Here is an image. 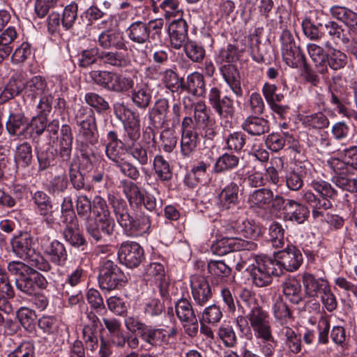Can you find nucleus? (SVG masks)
<instances>
[{
    "instance_id": "nucleus-64",
    "label": "nucleus",
    "mask_w": 357,
    "mask_h": 357,
    "mask_svg": "<svg viewBox=\"0 0 357 357\" xmlns=\"http://www.w3.org/2000/svg\"><path fill=\"white\" fill-rule=\"evenodd\" d=\"M127 144V151L136 159L140 164L144 165L148 162L149 156L146 149L139 143H132L126 141Z\"/></svg>"
},
{
    "instance_id": "nucleus-24",
    "label": "nucleus",
    "mask_w": 357,
    "mask_h": 357,
    "mask_svg": "<svg viewBox=\"0 0 357 357\" xmlns=\"http://www.w3.org/2000/svg\"><path fill=\"white\" fill-rule=\"evenodd\" d=\"M128 39L134 43L144 45L150 42L147 23L143 21H136L130 24L126 30Z\"/></svg>"
},
{
    "instance_id": "nucleus-37",
    "label": "nucleus",
    "mask_w": 357,
    "mask_h": 357,
    "mask_svg": "<svg viewBox=\"0 0 357 357\" xmlns=\"http://www.w3.org/2000/svg\"><path fill=\"white\" fill-rule=\"evenodd\" d=\"M61 137L59 142V155L63 161H68L70 159L73 135L71 128L68 125H63L61 127Z\"/></svg>"
},
{
    "instance_id": "nucleus-38",
    "label": "nucleus",
    "mask_w": 357,
    "mask_h": 357,
    "mask_svg": "<svg viewBox=\"0 0 357 357\" xmlns=\"http://www.w3.org/2000/svg\"><path fill=\"white\" fill-rule=\"evenodd\" d=\"M141 339L153 346L167 344V331L163 328H153L148 326L144 332L141 334Z\"/></svg>"
},
{
    "instance_id": "nucleus-59",
    "label": "nucleus",
    "mask_w": 357,
    "mask_h": 357,
    "mask_svg": "<svg viewBox=\"0 0 357 357\" xmlns=\"http://www.w3.org/2000/svg\"><path fill=\"white\" fill-rule=\"evenodd\" d=\"M186 56L194 62H200L205 56L204 47L195 41L189 40L184 45Z\"/></svg>"
},
{
    "instance_id": "nucleus-1",
    "label": "nucleus",
    "mask_w": 357,
    "mask_h": 357,
    "mask_svg": "<svg viewBox=\"0 0 357 357\" xmlns=\"http://www.w3.org/2000/svg\"><path fill=\"white\" fill-rule=\"evenodd\" d=\"M254 263L246 270L249 272L252 283L258 287H264L271 284L273 276L281 275V269L274 264L273 259L266 255L252 254Z\"/></svg>"
},
{
    "instance_id": "nucleus-62",
    "label": "nucleus",
    "mask_w": 357,
    "mask_h": 357,
    "mask_svg": "<svg viewBox=\"0 0 357 357\" xmlns=\"http://www.w3.org/2000/svg\"><path fill=\"white\" fill-rule=\"evenodd\" d=\"M331 328L330 316L322 314L318 321V343L326 344L329 341V331Z\"/></svg>"
},
{
    "instance_id": "nucleus-15",
    "label": "nucleus",
    "mask_w": 357,
    "mask_h": 357,
    "mask_svg": "<svg viewBox=\"0 0 357 357\" xmlns=\"http://www.w3.org/2000/svg\"><path fill=\"white\" fill-rule=\"evenodd\" d=\"M41 247L50 260L56 265H60L67 259L66 248L57 240H51L49 236H44L41 241Z\"/></svg>"
},
{
    "instance_id": "nucleus-22",
    "label": "nucleus",
    "mask_w": 357,
    "mask_h": 357,
    "mask_svg": "<svg viewBox=\"0 0 357 357\" xmlns=\"http://www.w3.org/2000/svg\"><path fill=\"white\" fill-rule=\"evenodd\" d=\"M22 112L20 104L15 100L10 103V112L6 123V128L10 135L21 136L22 135Z\"/></svg>"
},
{
    "instance_id": "nucleus-27",
    "label": "nucleus",
    "mask_w": 357,
    "mask_h": 357,
    "mask_svg": "<svg viewBox=\"0 0 357 357\" xmlns=\"http://www.w3.org/2000/svg\"><path fill=\"white\" fill-rule=\"evenodd\" d=\"M282 292L289 302L298 305L303 301L304 296L298 280L291 277L282 283Z\"/></svg>"
},
{
    "instance_id": "nucleus-10",
    "label": "nucleus",
    "mask_w": 357,
    "mask_h": 357,
    "mask_svg": "<svg viewBox=\"0 0 357 357\" xmlns=\"http://www.w3.org/2000/svg\"><path fill=\"white\" fill-rule=\"evenodd\" d=\"M193 117L196 126L203 130L205 137L213 139L216 135L215 120L204 101L195 102Z\"/></svg>"
},
{
    "instance_id": "nucleus-35",
    "label": "nucleus",
    "mask_w": 357,
    "mask_h": 357,
    "mask_svg": "<svg viewBox=\"0 0 357 357\" xmlns=\"http://www.w3.org/2000/svg\"><path fill=\"white\" fill-rule=\"evenodd\" d=\"M83 321L82 337L84 342L98 340V328L100 320L98 316L93 312H86L85 318Z\"/></svg>"
},
{
    "instance_id": "nucleus-33",
    "label": "nucleus",
    "mask_w": 357,
    "mask_h": 357,
    "mask_svg": "<svg viewBox=\"0 0 357 357\" xmlns=\"http://www.w3.org/2000/svg\"><path fill=\"white\" fill-rule=\"evenodd\" d=\"M307 49L316 70L321 74L327 73L328 68L326 67V61L328 52L326 53L322 47L315 43L308 44Z\"/></svg>"
},
{
    "instance_id": "nucleus-23",
    "label": "nucleus",
    "mask_w": 357,
    "mask_h": 357,
    "mask_svg": "<svg viewBox=\"0 0 357 357\" xmlns=\"http://www.w3.org/2000/svg\"><path fill=\"white\" fill-rule=\"evenodd\" d=\"M98 45L103 49L114 48L116 50H127L126 41L121 33L115 31H105L98 39Z\"/></svg>"
},
{
    "instance_id": "nucleus-16",
    "label": "nucleus",
    "mask_w": 357,
    "mask_h": 357,
    "mask_svg": "<svg viewBox=\"0 0 357 357\" xmlns=\"http://www.w3.org/2000/svg\"><path fill=\"white\" fill-rule=\"evenodd\" d=\"M188 24L183 19L173 21L169 26L168 33L171 46L179 50L188 42Z\"/></svg>"
},
{
    "instance_id": "nucleus-43",
    "label": "nucleus",
    "mask_w": 357,
    "mask_h": 357,
    "mask_svg": "<svg viewBox=\"0 0 357 357\" xmlns=\"http://www.w3.org/2000/svg\"><path fill=\"white\" fill-rule=\"evenodd\" d=\"M91 213L96 216V220L115 224L114 219L110 215L105 200L100 197H96L93 199Z\"/></svg>"
},
{
    "instance_id": "nucleus-19",
    "label": "nucleus",
    "mask_w": 357,
    "mask_h": 357,
    "mask_svg": "<svg viewBox=\"0 0 357 357\" xmlns=\"http://www.w3.org/2000/svg\"><path fill=\"white\" fill-rule=\"evenodd\" d=\"M278 335L283 341L284 349L290 354H297L302 350V338L293 328L282 326L278 331Z\"/></svg>"
},
{
    "instance_id": "nucleus-30",
    "label": "nucleus",
    "mask_w": 357,
    "mask_h": 357,
    "mask_svg": "<svg viewBox=\"0 0 357 357\" xmlns=\"http://www.w3.org/2000/svg\"><path fill=\"white\" fill-rule=\"evenodd\" d=\"M207 267L212 277V283L216 284L225 282L231 273V268L222 260H211Z\"/></svg>"
},
{
    "instance_id": "nucleus-60",
    "label": "nucleus",
    "mask_w": 357,
    "mask_h": 357,
    "mask_svg": "<svg viewBox=\"0 0 357 357\" xmlns=\"http://www.w3.org/2000/svg\"><path fill=\"white\" fill-rule=\"evenodd\" d=\"M238 164V158L234 155L228 153L223 154L216 161L213 169L216 172H221L231 169Z\"/></svg>"
},
{
    "instance_id": "nucleus-29",
    "label": "nucleus",
    "mask_w": 357,
    "mask_h": 357,
    "mask_svg": "<svg viewBox=\"0 0 357 357\" xmlns=\"http://www.w3.org/2000/svg\"><path fill=\"white\" fill-rule=\"evenodd\" d=\"M100 61L105 65L116 68H125L130 65V59L128 53L119 51H100Z\"/></svg>"
},
{
    "instance_id": "nucleus-21",
    "label": "nucleus",
    "mask_w": 357,
    "mask_h": 357,
    "mask_svg": "<svg viewBox=\"0 0 357 357\" xmlns=\"http://www.w3.org/2000/svg\"><path fill=\"white\" fill-rule=\"evenodd\" d=\"M132 102L140 109H146L150 104L152 92L149 84L141 77L131 91Z\"/></svg>"
},
{
    "instance_id": "nucleus-41",
    "label": "nucleus",
    "mask_w": 357,
    "mask_h": 357,
    "mask_svg": "<svg viewBox=\"0 0 357 357\" xmlns=\"http://www.w3.org/2000/svg\"><path fill=\"white\" fill-rule=\"evenodd\" d=\"M22 91V80L12 77L6 84L3 91L0 93V104L5 103L15 96L20 95Z\"/></svg>"
},
{
    "instance_id": "nucleus-14",
    "label": "nucleus",
    "mask_w": 357,
    "mask_h": 357,
    "mask_svg": "<svg viewBox=\"0 0 357 357\" xmlns=\"http://www.w3.org/2000/svg\"><path fill=\"white\" fill-rule=\"evenodd\" d=\"M247 318L255 337L271 331L269 314L259 305H255L251 307Z\"/></svg>"
},
{
    "instance_id": "nucleus-48",
    "label": "nucleus",
    "mask_w": 357,
    "mask_h": 357,
    "mask_svg": "<svg viewBox=\"0 0 357 357\" xmlns=\"http://www.w3.org/2000/svg\"><path fill=\"white\" fill-rule=\"evenodd\" d=\"M176 314L181 322L197 317L191 303L187 298H181L175 303Z\"/></svg>"
},
{
    "instance_id": "nucleus-45",
    "label": "nucleus",
    "mask_w": 357,
    "mask_h": 357,
    "mask_svg": "<svg viewBox=\"0 0 357 357\" xmlns=\"http://www.w3.org/2000/svg\"><path fill=\"white\" fill-rule=\"evenodd\" d=\"M115 73L107 70H93L89 75L94 83L112 91Z\"/></svg>"
},
{
    "instance_id": "nucleus-56",
    "label": "nucleus",
    "mask_w": 357,
    "mask_h": 357,
    "mask_svg": "<svg viewBox=\"0 0 357 357\" xmlns=\"http://www.w3.org/2000/svg\"><path fill=\"white\" fill-rule=\"evenodd\" d=\"M241 51L238 47L234 45L228 44L222 47L218 55V61L222 63H233L240 58Z\"/></svg>"
},
{
    "instance_id": "nucleus-28",
    "label": "nucleus",
    "mask_w": 357,
    "mask_h": 357,
    "mask_svg": "<svg viewBox=\"0 0 357 357\" xmlns=\"http://www.w3.org/2000/svg\"><path fill=\"white\" fill-rule=\"evenodd\" d=\"M222 75L229 86L233 93L237 97H241L243 96V89L241 85L240 75L237 70V68L232 64L223 65L220 68Z\"/></svg>"
},
{
    "instance_id": "nucleus-34",
    "label": "nucleus",
    "mask_w": 357,
    "mask_h": 357,
    "mask_svg": "<svg viewBox=\"0 0 357 357\" xmlns=\"http://www.w3.org/2000/svg\"><path fill=\"white\" fill-rule=\"evenodd\" d=\"M309 214L310 211L305 205L291 199L289 205L287 206L284 218L301 224L307 219Z\"/></svg>"
},
{
    "instance_id": "nucleus-25",
    "label": "nucleus",
    "mask_w": 357,
    "mask_h": 357,
    "mask_svg": "<svg viewBox=\"0 0 357 357\" xmlns=\"http://www.w3.org/2000/svg\"><path fill=\"white\" fill-rule=\"evenodd\" d=\"M241 126L245 131L253 136H261L268 132L270 130L268 121L257 116H248L243 122Z\"/></svg>"
},
{
    "instance_id": "nucleus-11",
    "label": "nucleus",
    "mask_w": 357,
    "mask_h": 357,
    "mask_svg": "<svg viewBox=\"0 0 357 357\" xmlns=\"http://www.w3.org/2000/svg\"><path fill=\"white\" fill-rule=\"evenodd\" d=\"M144 276L146 281L154 283L162 299L169 298V282L165 275V268L162 264L158 262L149 264L145 269Z\"/></svg>"
},
{
    "instance_id": "nucleus-58",
    "label": "nucleus",
    "mask_w": 357,
    "mask_h": 357,
    "mask_svg": "<svg viewBox=\"0 0 357 357\" xmlns=\"http://www.w3.org/2000/svg\"><path fill=\"white\" fill-rule=\"evenodd\" d=\"M127 139L124 138V142L121 144L108 143L105 148V152L107 157L113 162L119 164L123 160L125 155L123 146L127 148L126 144Z\"/></svg>"
},
{
    "instance_id": "nucleus-55",
    "label": "nucleus",
    "mask_w": 357,
    "mask_h": 357,
    "mask_svg": "<svg viewBox=\"0 0 357 357\" xmlns=\"http://www.w3.org/2000/svg\"><path fill=\"white\" fill-rule=\"evenodd\" d=\"M303 199L310 205L312 210L328 209L332 204L329 199L324 196H316L311 192H306L303 195Z\"/></svg>"
},
{
    "instance_id": "nucleus-6",
    "label": "nucleus",
    "mask_w": 357,
    "mask_h": 357,
    "mask_svg": "<svg viewBox=\"0 0 357 357\" xmlns=\"http://www.w3.org/2000/svg\"><path fill=\"white\" fill-rule=\"evenodd\" d=\"M221 95L220 89L212 87L208 93V103L221 119L228 121L235 114L234 100L227 96L222 97Z\"/></svg>"
},
{
    "instance_id": "nucleus-61",
    "label": "nucleus",
    "mask_w": 357,
    "mask_h": 357,
    "mask_svg": "<svg viewBox=\"0 0 357 357\" xmlns=\"http://www.w3.org/2000/svg\"><path fill=\"white\" fill-rule=\"evenodd\" d=\"M251 202L260 208H266L273 200V192L270 190L261 188L255 190L250 196Z\"/></svg>"
},
{
    "instance_id": "nucleus-2",
    "label": "nucleus",
    "mask_w": 357,
    "mask_h": 357,
    "mask_svg": "<svg viewBox=\"0 0 357 357\" xmlns=\"http://www.w3.org/2000/svg\"><path fill=\"white\" fill-rule=\"evenodd\" d=\"M98 280L100 289L110 291L122 287L127 278L114 261L106 259L100 264Z\"/></svg>"
},
{
    "instance_id": "nucleus-31",
    "label": "nucleus",
    "mask_w": 357,
    "mask_h": 357,
    "mask_svg": "<svg viewBox=\"0 0 357 357\" xmlns=\"http://www.w3.org/2000/svg\"><path fill=\"white\" fill-rule=\"evenodd\" d=\"M181 88L194 96H203L206 92L204 76L198 72L190 74L186 78V82L181 83Z\"/></svg>"
},
{
    "instance_id": "nucleus-12",
    "label": "nucleus",
    "mask_w": 357,
    "mask_h": 357,
    "mask_svg": "<svg viewBox=\"0 0 357 357\" xmlns=\"http://www.w3.org/2000/svg\"><path fill=\"white\" fill-rule=\"evenodd\" d=\"M190 288L196 306H204L213 296L211 287L204 275H192L190 277Z\"/></svg>"
},
{
    "instance_id": "nucleus-5",
    "label": "nucleus",
    "mask_w": 357,
    "mask_h": 357,
    "mask_svg": "<svg viewBox=\"0 0 357 357\" xmlns=\"http://www.w3.org/2000/svg\"><path fill=\"white\" fill-rule=\"evenodd\" d=\"M115 227V224L96 220L93 217L84 221L86 234L92 243L108 242L114 234Z\"/></svg>"
},
{
    "instance_id": "nucleus-44",
    "label": "nucleus",
    "mask_w": 357,
    "mask_h": 357,
    "mask_svg": "<svg viewBox=\"0 0 357 357\" xmlns=\"http://www.w3.org/2000/svg\"><path fill=\"white\" fill-rule=\"evenodd\" d=\"M199 143L197 132L182 134L181 141V152L184 157H190L195 151Z\"/></svg>"
},
{
    "instance_id": "nucleus-54",
    "label": "nucleus",
    "mask_w": 357,
    "mask_h": 357,
    "mask_svg": "<svg viewBox=\"0 0 357 357\" xmlns=\"http://www.w3.org/2000/svg\"><path fill=\"white\" fill-rule=\"evenodd\" d=\"M303 123L306 126L316 129H322L329 126L328 117L322 112H317L305 116Z\"/></svg>"
},
{
    "instance_id": "nucleus-8",
    "label": "nucleus",
    "mask_w": 357,
    "mask_h": 357,
    "mask_svg": "<svg viewBox=\"0 0 357 357\" xmlns=\"http://www.w3.org/2000/svg\"><path fill=\"white\" fill-rule=\"evenodd\" d=\"M257 244L252 241L236 238H222L213 243L211 247L213 254L223 256L231 252L248 250L253 251Z\"/></svg>"
},
{
    "instance_id": "nucleus-17",
    "label": "nucleus",
    "mask_w": 357,
    "mask_h": 357,
    "mask_svg": "<svg viewBox=\"0 0 357 357\" xmlns=\"http://www.w3.org/2000/svg\"><path fill=\"white\" fill-rule=\"evenodd\" d=\"M330 13L333 18L344 24L351 36H357V13L345 6L335 5L331 7Z\"/></svg>"
},
{
    "instance_id": "nucleus-49",
    "label": "nucleus",
    "mask_w": 357,
    "mask_h": 357,
    "mask_svg": "<svg viewBox=\"0 0 357 357\" xmlns=\"http://www.w3.org/2000/svg\"><path fill=\"white\" fill-rule=\"evenodd\" d=\"M123 192L126 194L130 204L142 205L144 195L139 187L130 180H124L123 182Z\"/></svg>"
},
{
    "instance_id": "nucleus-9",
    "label": "nucleus",
    "mask_w": 357,
    "mask_h": 357,
    "mask_svg": "<svg viewBox=\"0 0 357 357\" xmlns=\"http://www.w3.org/2000/svg\"><path fill=\"white\" fill-rule=\"evenodd\" d=\"M118 258L120 263L128 268H136L144 259V249L136 242L125 241L119 248Z\"/></svg>"
},
{
    "instance_id": "nucleus-13",
    "label": "nucleus",
    "mask_w": 357,
    "mask_h": 357,
    "mask_svg": "<svg viewBox=\"0 0 357 357\" xmlns=\"http://www.w3.org/2000/svg\"><path fill=\"white\" fill-rule=\"evenodd\" d=\"M129 236H142L149 235L151 231V219L144 213L130 215L121 227Z\"/></svg>"
},
{
    "instance_id": "nucleus-39",
    "label": "nucleus",
    "mask_w": 357,
    "mask_h": 357,
    "mask_svg": "<svg viewBox=\"0 0 357 357\" xmlns=\"http://www.w3.org/2000/svg\"><path fill=\"white\" fill-rule=\"evenodd\" d=\"M347 56L345 53L334 47H329L326 61V67L333 70H339L344 68L347 64Z\"/></svg>"
},
{
    "instance_id": "nucleus-46",
    "label": "nucleus",
    "mask_w": 357,
    "mask_h": 357,
    "mask_svg": "<svg viewBox=\"0 0 357 357\" xmlns=\"http://www.w3.org/2000/svg\"><path fill=\"white\" fill-rule=\"evenodd\" d=\"M238 187L236 184L231 183L219 195L220 207L228 209L231 204H234L237 200Z\"/></svg>"
},
{
    "instance_id": "nucleus-32",
    "label": "nucleus",
    "mask_w": 357,
    "mask_h": 357,
    "mask_svg": "<svg viewBox=\"0 0 357 357\" xmlns=\"http://www.w3.org/2000/svg\"><path fill=\"white\" fill-rule=\"evenodd\" d=\"M169 102L165 98L158 100L149 113V119L153 126H162L167 121Z\"/></svg>"
},
{
    "instance_id": "nucleus-57",
    "label": "nucleus",
    "mask_w": 357,
    "mask_h": 357,
    "mask_svg": "<svg viewBox=\"0 0 357 357\" xmlns=\"http://www.w3.org/2000/svg\"><path fill=\"white\" fill-rule=\"evenodd\" d=\"M45 86V82L40 76H35L26 82L24 86V90L27 96H31V99H33L43 92Z\"/></svg>"
},
{
    "instance_id": "nucleus-53",
    "label": "nucleus",
    "mask_w": 357,
    "mask_h": 357,
    "mask_svg": "<svg viewBox=\"0 0 357 357\" xmlns=\"http://www.w3.org/2000/svg\"><path fill=\"white\" fill-rule=\"evenodd\" d=\"M100 51L97 47L84 50L78 55V64L82 68H88L100 61Z\"/></svg>"
},
{
    "instance_id": "nucleus-36",
    "label": "nucleus",
    "mask_w": 357,
    "mask_h": 357,
    "mask_svg": "<svg viewBox=\"0 0 357 357\" xmlns=\"http://www.w3.org/2000/svg\"><path fill=\"white\" fill-rule=\"evenodd\" d=\"M139 79L140 77L136 74L130 76L116 73L112 91L116 93L131 92Z\"/></svg>"
},
{
    "instance_id": "nucleus-63",
    "label": "nucleus",
    "mask_w": 357,
    "mask_h": 357,
    "mask_svg": "<svg viewBox=\"0 0 357 357\" xmlns=\"http://www.w3.org/2000/svg\"><path fill=\"white\" fill-rule=\"evenodd\" d=\"M161 145L167 153H171L176 148L178 137L173 130L169 128L165 129L160 134Z\"/></svg>"
},
{
    "instance_id": "nucleus-20",
    "label": "nucleus",
    "mask_w": 357,
    "mask_h": 357,
    "mask_svg": "<svg viewBox=\"0 0 357 357\" xmlns=\"http://www.w3.org/2000/svg\"><path fill=\"white\" fill-rule=\"evenodd\" d=\"M302 282L305 294L310 297H317L327 291L330 287L328 282L323 278H316L314 275L305 273L302 277Z\"/></svg>"
},
{
    "instance_id": "nucleus-7",
    "label": "nucleus",
    "mask_w": 357,
    "mask_h": 357,
    "mask_svg": "<svg viewBox=\"0 0 357 357\" xmlns=\"http://www.w3.org/2000/svg\"><path fill=\"white\" fill-rule=\"evenodd\" d=\"M303 255L301 250L293 245H287L284 249L275 252L274 264L278 265L283 271L294 272L297 271L303 263Z\"/></svg>"
},
{
    "instance_id": "nucleus-3",
    "label": "nucleus",
    "mask_w": 357,
    "mask_h": 357,
    "mask_svg": "<svg viewBox=\"0 0 357 357\" xmlns=\"http://www.w3.org/2000/svg\"><path fill=\"white\" fill-rule=\"evenodd\" d=\"M35 266H24V294L31 296L26 300L39 305V307L45 308L47 301L43 296H36L37 291L45 284V278L36 271ZM24 300L25 298L24 297Z\"/></svg>"
},
{
    "instance_id": "nucleus-4",
    "label": "nucleus",
    "mask_w": 357,
    "mask_h": 357,
    "mask_svg": "<svg viewBox=\"0 0 357 357\" xmlns=\"http://www.w3.org/2000/svg\"><path fill=\"white\" fill-rule=\"evenodd\" d=\"M36 249L37 238L30 232H24V266H35L43 271H50V264Z\"/></svg>"
},
{
    "instance_id": "nucleus-51",
    "label": "nucleus",
    "mask_w": 357,
    "mask_h": 357,
    "mask_svg": "<svg viewBox=\"0 0 357 357\" xmlns=\"http://www.w3.org/2000/svg\"><path fill=\"white\" fill-rule=\"evenodd\" d=\"M256 338L261 340L260 350L264 357H273L278 342L273 336L272 331L259 335Z\"/></svg>"
},
{
    "instance_id": "nucleus-26",
    "label": "nucleus",
    "mask_w": 357,
    "mask_h": 357,
    "mask_svg": "<svg viewBox=\"0 0 357 357\" xmlns=\"http://www.w3.org/2000/svg\"><path fill=\"white\" fill-rule=\"evenodd\" d=\"M63 231L64 239L73 247L80 248L86 245V240L79 230L78 220L64 222Z\"/></svg>"
},
{
    "instance_id": "nucleus-50",
    "label": "nucleus",
    "mask_w": 357,
    "mask_h": 357,
    "mask_svg": "<svg viewBox=\"0 0 357 357\" xmlns=\"http://www.w3.org/2000/svg\"><path fill=\"white\" fill-rule=\"evenodd\" d=\"M335 166L337 169L341 170L344 165H348L357 169V146H351L349 149L344 150V155L342 161L335 160ZM338 174L342 175L344 174V171L337 172ZM337 178H344L342 176Z\"/></svg>"
},
{
    "instance_id": "nucleus-52",
    "label": "nucleus",
    "mask_w": 357,
    "mask_h": 357,
    "mask_svg": "<svg viewBox=\"0 0 357 357\" xmlns=\"http://www.w3.org/2000/svg\"><path fill=\"white\" fill-rule=\"evenodd\" d=\"M85 102L98 113L104 112L109 109V102L104 97L94 92L86 93L84 96Z\"/></svg>"
},
{
    "instance_id": "nucleus-18",
    "label": "nucleus",
    "mask_w": 357,
    "mask_h": 357,
    "mask_svg": "<svg viewBox=\"0 0 357 357\" xmlns=\"http://www.w3.org/2000/svg\"><path fill=\"white\" fill-rule=\"evenodd\" d=\"M102 321L109 332L107 342L118 348L125 347L128 334L122 328L121 321L116 318H103Z\"/></svg>"
},
{
    "instance_id": "nucleus-47",
    "label": "nucleus",
    "mask_w": 357,
    "mask_h": 357,
    "mask_svg": "<svg viewBox=\"0 0 357 357\" xmlns=\"http://www.w3.org/2000/svg\"><path fill=\"white\" fill-rule=\"evenodd\" d=\"M273 314L277 321L282 325L286 324L292 319V313L284 300L278 297L273 306Z\"/></svg>"
},
{
    "instance_id": "nucleus-40",
    "label": "nucleus",
    "mask_w": 357,
    "mask_h": 357,
    "mask_svg": "<svg viewBox=\"0 0 357 357\" xmlns=\"http://www.w3.org/2000/svg\"><path fill=\"white\" fill-rule=\"evenodd\" d=\"M284 229L278 222H273L268 227L266 241L274 248H282L284 244Z\"/></svg>"
},
{
    "instance_id": "nucleus-42",
    "label": "nucleus",
    "mask_w": 357,
    "mask_h": 357,
    "mask_svg": "<svg viewBox=\"0 0 357 357\" xmlns=\"http://www.w3.org/2000/svg\"><path fill=\"white\" fill-rule=\"evenodd\" d=\"M109 199L112 206L116 219L121 227H122L131 215L128 213L127 204L123 199H119L114 196L109 197Z\"/></svg>"
}]
</instances>
